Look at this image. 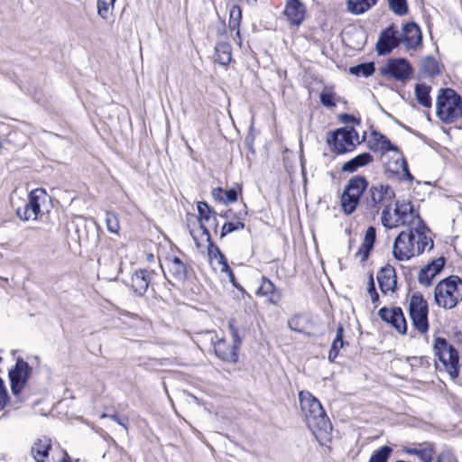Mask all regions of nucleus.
<instances>
[{"label":"nucleus","mask_w":462,"mask_h":462,"mask_svg":"<svg viewBox=\"0 0 462 462\" xmlns=\"http://www.w3.org/2000/svg\"><path fill=\"white\" fill-rule=\"evenodd\" d=\"M301 411L305 421L314 435L322 432L328 433L332 425L319 401L309 392H300L299 394Z\"/></svg>","instance_id":"1"},{"label":"nucleus","mask_w":462,"mask_h":462,"mask_svg":"<svg viewBox=\"0 0 462 462\" xmlns=\"http://www.w3.org/2000/svg\"><path fill=\"white\" fill-rule=\"evenodd\" d=\"M436 114L444 124L462 117V97L453 88H440L436 100Z\"/></svg>","instance_id":"2"},{"label":"nucleus","mask_w":462,"mask_h":462,"mask_svg":"<svg viewBox=\"0 0 462 462\" xmlns=\"http://www.w3.org/2000/svg\"><path fill=\"white\" fill-rule=\"evenodd\" d=\"M433 353L439 362L435 361L436 368L446 371L452 380L459 374V356L457 350L444 337H436L433 343Z\"/></svg>","instance_id":"3"},{"label":"nucleus","mask_w":462,"mask_h":462,"mask_svg":"<svg viewBox=\"0 0 462 462\" xmlns=\"http://www.w3.org/2000/svg\"><path fill=\"white\" fill-rule=\"evenodd\" d=\"M434 299L438 306L451 310L462 300V280L451 275L435 287Z\"/></svg>","instance_id":"4"},{"label":"nucleus","mask_w":462,"mask_h":462,"mask_svg":"<svg viewBox=\"0 0 462 462\" xmlns=\"http://www.w3.org/2000/svg\"><path fill=\"white\" fill-rule=\"evenodd\" d=\"M369 189V182L364 175L351 177L344 187L341 195V208L345 214L351 215L362 203V196Z\"/></svg>","instance_id":"5"},{"label":"nucleus","mask_w":462,"mask_h":462,"mask_svg":"<svg viewBox=\"0 0 462 462\" xmlns=\"http://www.w3.org/2000/svg\"><path fill=\"white\" fill-rule=\"evenodd\" d=\"M395 192L389 184H372L363 197L361 207L371 215L379 212L382 207L392 203Z\"/></svg>","instance_id":"6"},{"label":"nucleus","mask_w":462,"mask_h":462,"mask_svg":"<svg viewBox=\"0 0 462 462\" xmlns=\"http://www.w3.org/2000/svg\"><path fill=\"white\" fill-rule=\"evenodd\" d=\"M327 142L331 150L337 154L352 152L356 148V143H360L357 131L346 127L329 133Z\"/></svg>","instance_id":"7"},{"label":"nucleus","mask_w":462,"mask_h":462,"mask_svg":"<svg viewBox=\"0 0 462 462\" xmlns=\"http://www.w3.org/2000/svg\"><path fill=\"white\" fill-rule=\"evenodd\" d=\"M429 307L420 293L411 295L409 302V315L413 327L421 334L429 330Z\"/></svg>","instance_id":"8"},{"label":"nucleus","mask_w":462,"mask_h":462,"mask_svg":"<svg viewBox=\"0 0 462 462\" xmlns=\"http://www.w3.org/2000/svg\"><path fill=\"white\" fill-rule=\"evenodd\" d=\"M380 73L386 78L404 82L413 73V68L404 58H391L381 67Z\"/></svg>","instance_id":"9"},{"label":"nucleus","mask_w":462,"mask_h":462,"mask_svg":"<svg viewBox=\"0 0 462 462\" xmlns=\"http://www.w3.org/2000/svg\"><path fill=\"white\" fill-rule=\"evenodd\" d=\"M393 254L399 261H407L416 255L415 233L412 226L397 236L393 246Z\"/></svg>","instance_id":"10"},{"label":"nucleus","mask_w":462,"mask_h":462,"mask_svg":"<svg viewBox=\"0 0 462 462\" xmlns=\"http://www.w3.org/2000/svg\"><path fill=\"white\" fill-rule=\"evenodd\" d=\"M47 193L43 189H36L30 192L29 201L23 208L16 209V216L23 221L36 219L41 213L42 202H44Z\"/></svg>","instance_id":"11"},{"label":"nucleus","mask_w":462,"mask_h":462,"mask_svg":"<svg viewBox=\"0 0 462 462\" xmlns=\"http://www.w3.org/2000/svg\"><path fill=\"white\" fill-rule=\"evenodd\" d=\"M32 368L27 362L22 358L16 360L14 367L9 372L11 391L14 396H18L26 384Z\"/></svg>","instance_id":"12"},{"label":"nucleus","mask_w":462,"mask_h":462,"mask_svg":"<svg viewBox=\"0 0 462 462\" xmlns=\"http://www.w3.org/2000/svg\"><path fill=\"white\" fill-rule=\"evenodd\" d=\"M401 44L400 35L396 26L392 23L383 30L376 42V51L379 55L390 54Z\"/></svg>","instance_id":"13"},{"label":"nucleus","mask_w":462,"mask_h":462,"mask_svg":"<svg viewBox=\"0 0 462 462\" xmlns=\"http://www.w3.org/2000/svg\"><path fill=\"white\" fill-rule=\"evenodd\" d=\"M394 215L396 222L402 226H414L422 220L418 211H416L411 202H395Z\"/></svg>","instance_id":"14"},{"label":"nucleus","mask_w":462,"mask_h":462,"mask_svg":"<svg viewBox=\"0 0 462 462\" xmlns=\"http://www.w3.org/2000/svg\"><path fill=\"white\" fill-rule=\"evenodd\" d=\"M380 319L393 326L399 333L405 334L407 323L402 310L400 307L388 309L383 307L378 311Z\"/></svg>","instance_id":"15"},{"label":"nucleus","mask_w":462,"mask_h":462,"mask_svg":"<svg viewBox=\"0 0 462 462\" xmlns=\"http://www.w3.org/2000/svg\"><path fill=\"white\" fill-rule=\"evenodd\" d=\"M400 40L401 43H402L407 50H416L422 42L420 28L414 22L403 24Z\"/></svg>","instance_id":"16"},{"label":"nucleus","mask_w":462,"mask_h":462,"mask_svg":"<svg viewBox=\"0 0 462 462\" xmlns=\"http://www.w3.org/2000/svg\"><path fill=\"white\" fill-rule=\"evenodd\" d=\"M376 279L382 293L387 294L389 291L394 292L396 291L397 276L395 269L392 265L383 266L378 271Z\"/></svg>","instance_id":"17"},{"label":"nucleus","mask_w":462,"mask_h":462,"mask_svg":"<svg viewBox=\"0 0 462 462\" xmlns=\"http://www.w3.org/2000/svg\"><path fill=\"white\" fill-rule=\"evenodd\" d=\"M446 263V259L440 256L433 259L422 267L418 275V281L420 284L430 286L432 283L434 277L441 272Z\"/></svg>","instance_id":"18"},{"label":"nucleus","mask_w":462,"mask_h":462,"mask_svg":"<svg viewBox=\"0 0 462 462\" xmlns=\"http://www.w3.org/2000/svg\"><path fill=\"white\" fill-rule=\"evenodd\" d=\"M216 356L227 363L236 364L238 361V350L235 345H229L225 338H219L213 343Z\"/></svg>","instance_id":"19"},{"label":"nucleus","mask_w":462,"mask_h":462,"mask_svg":"<svg viewBox=\"0 0 462 462\" xmlns=\"http://www.w3.org/2000/svg\"><path fill=\"white\" fill-rule=\"evenodd\" d=\"M154 273L146 269H139L131 277V287L138 296H143L151 283Z\"/></svg>","instance_id":"20"},{"label":"nucleus","mask_w":462,"mask_h":462,"mask_svg":"<svg viewBox=\"0 0 462 462\" xmlns=\"http://www.w3.org/2000/svg\"><path fill=\"white\" fill-rule=\"evenodd\" d=\"M164 265L172 280L184 282L187 279V266L178 256L166 257L161 267L163 269Z\"/></svg>","instance_id":"21"},{"label":"nucleus","mask_w":462,"mask_h":462,"mask_svg":"<svg viewBox=\"0 0 462 462\" xmlns=\"http://www.w3.org/2000/svg\"><path fill=\"white\" fill-rule=\"evenodd\" d=\"M255 293L257 296L267 297L268 302L273 305H277L282 297V291L277 289L273 282L265 276L262 277Z\"/></svg>","instance_id":"22"},{"label":"nucleus","mask_w":462,"mask_h":462,"mask_svg":"<svg viewBox=\"0 0 462 462\" xmlns=\"http://www.w3.org/2000/svg\"><path fill=\"white\" fill-rule=\"evenodd\" d=\"M412 229L413 233H415L416 255L421 254L427 247H429V250L433 248V240L426 236V231L429 229L423 220H419V224L412 226Z\"/></svg>","instance_id":"23"},{"label":"nucleus","mask_w":462,"mask_h":462,"mask_svg":"<svg viewBox=\"0 0 462 462\" xmlns=\"http://www.w3.org/2000/svg\"><path fill=\"white\" fill-rule=\"evenodd\" d=\"M284 14L291 25H300L306 14V7L300 0H288Z\"/></svg>","instance_id":"24"},{"label":"nucleus","mask_w":462,"mask_h":462,"mask_svg":"<svg viewBox=\"0 0 462 462\" xmlns=\"http://www.w3.org/2000/svg\"><path fill=\"white\" fill-rule=\"evenodd\" d=\"M51 448V440L43 437L34 441L31 453L36 462H50L49 452Z\"/></svg>","instance_id":"25"},{"label":"nucleus","mask_w":462,"mask_h":462,"mask_svg":"<svg viewBox=\"0 0 462 462\" xmlns=\"http://www.w3.org/2000/svg\"><path fill=\"white\" fill-rule=\"evenodd\" d=\"M197 209L199 213V227L202 230V234L204 235V229H208V227L206 226V222L210 221L214 222V229L217 231V221L214 209L205 201H199L197 204Z\"/></svg>","instance_id":"26"},{"label":"nucleus","mask_w":462,"mask_h":462,"mask_svg":"<svg viewBox=\"0 0 462 462\" xmlns=\"http://www.w3.org/2000/svg\"><path fill=\"white\" fill-rule=\"evenodd\" d=\"M374 158L369 152H363L345 162L341 168L344 172H355L359 168L368 165Z\"/></svg>","instance_id":"27"},{"label":"nucleus","mask_w":462,"mask_h":462,"mask_svg":"<svg viewBox=\"0 0 462 462\" xmlns=\"http://www.w3.org/2000/svg\"><path fill=\"white\" fill-rule=\"evenodd\" d=\"M424 448H409L405 447L403 451L410 455H416L422 462H432L435 452V445L433 443H424Z\"/></svg>","instance_id":"28"},{"label":"nucleus","mask_w":462,"mask_h":462,"mask_svg":"<svg viewBox=\"0 0 462 462\" xmlns=\"http://www.w3.org/2000/svg\"><path fill=\"white\" fill-rule=\"evenodd\" d=\"M231 45L226 42H219L215 46V61L226 66L232 60Z\"/></svg>","instance_id":"29"},{"label":"nucleus","mask_w":462,"mask_h":462,"mask_svg":"<svg viewBox=\"0 0 462 462\" xmlns=\"http://www.w3.org/2000/svg\"><path fill=\"white\" fill-rule=\"evenodd\" d=\"M420 71L426 77H435L440 74L439 63L431 56H427L420 60Z\"/></svg>","instance_id":"30"},{"label":"nucleus","mask_w":462,"mask_h":462,"mask_svg":"<svg viewBox=\"0 0 462 462\" xmlns=\"http://www.w3.org/2000/svg\"><path fill=\"white\" fill-rule=\"evenodd\" d=\"M371 135L373 136V139L375 142V145L377 146L375 148L372 147L373 150L379 149L383 152H399L398 147L396 145L393 144L391 143L390 139L386 135H384L379 132H376V131H372Z\"/></svg>","instance_id":"31"},{"label":"nucleus","mask_w":462,"mask_h":462,"mask_svg":"<svg viewBox=\"0 0 462 462\" xmlns=\"http://www.w3.org/2000/svg\"><path fill=\"white\" fill-rule=\"evenodd\" d=\"M378 0H346V9L353 14H361L376 5Z\"/></svg>","instance_id":"32"},{"label":"nucleus","mask_w":462,"mask_h":462,"mask_svg":"<svg viewBox=\"0 0 462 462\" xmlns=\"http://www.w3.org/2000/svg\"><path fill=\"white\" fill-rule=\"evenodd\" d=\"M430 90L431 87L426 85L425 83L416 84L414 91L416 99L422 106L430 108L431 106V97H430Z\"/></svg>","instance_id":"33"},{"label":"nucleus","mask_w":462,"mask_h":462,"mask_svg":"<svg viewBox=\"0 0 462 462\" xmlns=\"http://www.w3.org/2000/svg\"><path fill=\"white\" fill-rule=\"evenodd\" d=\"M241 20H242V10L238 5H235L232 6V8L230 9V12H229L228 26L231 31H236V34L238 37V39H241L240 38V30H239Z\"/></svg>","instance_id":"34"},{"label":"nucleus","mask_w":462,"mask_h":462,"mask_svg":"<svg viewBox=\"0 0 462 462\" xmlns=\"http://www.w3.org/2000/svg\"><path fill=\"white\" fill-rule=\"evenodd\" d=\"M384 169L386 172L393 173H399V171L402 170L403 171V176L405 179L409 180H413V176L409 171L407 162L403 157L401 158V162H399V159L395 161L394 168H392L391 164L389 163L384 166Z\"/></svg>","instance_id":"35"},{"label":"nucleus","mask_w":462,"mask_h":462,"mask_svg":"<svg viewBox=\"0 0 462 462\" xmlns=\"http://www.w3.org/2000/svg\"><path fill=\"white\" fill-rule=\"evenodd\" d=\"M228 328L233 339V345L240 348L243 338L245 336V329L244 328H238L235 325V319H232L228 321Z\"/></svg>","instance_id":"36"},{"label":"nucleus","mask_w":462,"mask_h":462,"mask_svg":"<svg viewBox=\"0 0 462 462\" xmlns=\"http://www.w3.org/2000/svg\"><path fill=\"white\" fill-rule=\"evenodd\" d=\"M349 72L352 75H356L357 77H369L374 72V62H365L361 63L356 66H353L349 68Z\"/></svg>","instance_id":"37"},{"label":"nucleus","mask_w":462,"mask_h":462,"mask_svg":"<svg viewBox=\"0 0 462 462\" xmlns=\"http://www.w3.org/2000/svg\"><path fill=\"white\" fill-rule=\"evenodd\" d=\"M307 318L302 314H295L288 320L290 329L302 333L306 328Z\"/></svg>","instance_id":"38"},{"label":"nucleus","mask_w":462,"mask_h":462,"mask_svg":"<svg viewBox=\"0 0 462 462\" xmlns=\"http://www.w3.org/2000/svg\"><path fill=\"white\" fill-rule=\"evenodd\" d=\"M391 204L392 203H389L383 206L381 216V223L387 229H392L399 226V223L396 222V218L393 220L391 214Z\"/></svg>","instance_id":"39"},{"label":"nucleus","mask_w":462,"mask_h":462,"mask_svg":"<svg viewBox=\"0 0 462 462\" xmlns=\"http://www.w3.org/2000/svg\"><path fill=\"white\" fill-rule=\"evenodd\" d=\"M393 448L389 446H383L371 456L368 462H387Z\"/></svg>","instance_id":"40"},{"label":"nucleus","mask_w":462,"mask_h":462,"mask_svg":"<svg viewBox=\"0 0 462 462\" xmlns=\"http://www.w3.org/2000/svg\"><path fill=\"white\" fill-rule=\"evenodd\" d=\"M204 236H206L208 242V254L209 257V261L211 265H214V259L217 258L218 254L222 252L211 240V236L208 229H204Z\"/></svg>","instance_id":"41"},{"label":"nucleus","mask_w":462,"mask_h":462,"mask_svg":"<svg viewBox=\"0 0 462 462\" xmlns=\"http://www.w3.org/2000/svg\"><path fill=\"white\" fill-rule=\"evenodd\" d=\"M116 1V0H111L110 3H107L106 0H97V7L98 15L103 19H106L110 10L114 8Z\"/></svg>","instance_id":"42"},{"label":"nucleus","mask_w":462,"mask_h":462,"mask_svg":"<svg viewBox=\"0 0 462 462\" xmlns=\"http://www.w3.org/2000/svg\"><path fill=\"white\" fill-rule=\"evenodd\" d=\"M217 263L220 267L221 273H226L228 278L234 280V273L229 267L226 256L220 253L217 258L214 259V264Z\"/></svg>","instance_id":"43"},{"label":"nucleus","mask_w":462,"mask_h":462,"mask_svg":"<svg viewBox=\"0 0 462 462\" xmlns=\"http://www.w3.org/2000/svg\"><path fill=\"white\" fill-rule=\"evenodd\" d=\"M389 6L398 15H403L408 12L406 0H389Z\"/></svg>","instance_id":"44"},{"label":"nucleus","mask_w":462,"mask_h":462,"mask_svg":"<svg viewBox=\"0 0 462 462\" xmlns=\"http://www.w3.org/2000/svg\"><path fill=\"white\" fill-rule=\"evenodd\" d=\"M106 223L107 230L109 232L114 233V234L118 233L119 229H120L119 221L114 213H111V212L106 213Z\"/></svg>","instance_id":"45"},{"label":"nucleus","mask_w":462,"mask_h":462,"mask_svg":"<svg viewBox=\"0 0 462 462\" xmlns=\"http://www.w3.org/2000/svg\"><path fill=\"white\" fill-rule=\"evenodd\" d=\"M244 227H245V224L241 221H237L236 223H234V222L225 223L221 228L220 237H224L232 232L243 229Z\"/></svg>","instance_id":"46"},{"label":"nucleus","mask_w":462,"mask_h":462,"mask_svg":"<svg viewBox=\"0 0 462 462\" xmlns=\"http://www.w3.org/2000/svg\"><path fill=\"white\" fill-rule=\"evenodd\" d=\"M376 238V230L374 226H369L365 235V238L363 241V245H369L371 247H374V242Z\"/></svg>","instance_id":"47"},{"label":"nucleus","mask_w":462,"mask_h":462,"mask_svg":"<svg viewBox=\"0 0 462 462\" xmlns=\"http://www.w3.org/2000/svg\"><path fill=\"white\" fill-rule=\"evenodd\" d=\"M320 103L326 107H334L336 103L334 101V95L329 92H322L319 96Z\"/></svg>","instance_id":"48"},{"label":"nucleus","mask_w":462,"mask_h":462,"mask_svg":"<svg viewBox=\"0 0 462 462\" xmlns=\"http://www.w3.org/2000/svg\"><path fill=\"white\" fill-rule=\"evenodd\" d=\"M373 250V247L365 245H361L360 248L356 254V257H360L361 262H365L370 254V252Z\"/></svg>","instance_id":"49"},{"label":"nucleus","mask_w":462,"mask_h":462,"mask_svg":"<svg viewBox=\"0 0 462 462\" xmlns=\"http://www.w3.org/2000/svg\"><path fill=\"white\" fill-rule=\"evenodd\" d=\"M238 192L236 189H230L225 191V199L223 202L225 204L232 203L237 200Z\"/></svg>","instance_id":"50"},{"label":"nucleus","mask_w":462,"mask_h":462,"mask_svg":"<svg viewBox=\"0 0 462 462\" xmlns=\"http://www.w3.org/2000/svg\"><path fill=\"white\" fill-rule=\"evenodd\" d=\"M101 418H109L112 420L116 421V423H118L120 426H122L125 430H127V425H126V423L128 421L127 419L122 420L121 418L118 417L117 414H106V413H103L101 415Z\"/></svg>","instance_id":"51"},{"label":"nucleus","mask_w":462,"mask_h":462,"mask_svg":"<svg viewBox=\"0 0 462 462\" xmlns=\"http://www.w3.org/2000/svg\"><path fill=\"white\" fill-rule=\"evenodd\" d=\"M340 121L344 124L356 123L360 124L359 120H357L354 116L348 114H343L340 116Z\"/></svg>","instance_id":"52"},{"label":"nucleus","mask_w":462,"mask_h":462,"mask_svg":"<svg viewBox=\"0 0 462 462\" xmlns=\"http://www.w3.org/2000/svg\"><path fill=\"white\" fill-rule=\"evenodd\" d=\"M8 401V394L6 389H0V410H3Z\"/></svg>","instance_id":"53"},{"label":"nucleus","mask_w":462,"mask_h":462,"mask_svg":"<svg viewBox=\"0 0 462 462\" xmlns=\"http://www.w3.org/2000/svg\"><path fill=\"white\" fill-rule=\"evenodd\" d=\"M376 289H375V284H374V277H373V274L371 273L369 275V280H368V286H367V293L368 294H373V293H376Z\"/></svg>","instance_id":"54"},{"label":"nucleus","mask_w":462,"mask_h":462,"mask_svg":"<svg viewBox=\"0 0 462 462\" xmlns=\"http://www.w3.org/2000/svg\"><path fill=\"white\" fill-rule=\"evenodd\" d=\"M229 281L230 282L233 284V286L235 288H236L237 290H239L243 296H247L248 298H250V295L245 291V290L236 282V276L234 275V280H232L231 278H229Z\"/></svg>","instance_id":"55"},{"label":"nucleus","mask_w":462,"mask_h":462,"mask_svg":"<svg viewBox=\"0 0 462 462\" xmlns=\"http://www.w3.org/2000/svg\"><path fill=\"white\" fill-rule=\"evenodd\" d=\"M343 346H344L343 339L334 338L330 348L339 351V349L342 348Z\"/></svg>","instance_id":"56"},{"label":"nucleus","mask_w":462,"mask_h":462,"mask_svg":"<svg viewBox=\"0 0 462 462\" xmlns=\"http://www.w3.org/2000/svg\"><path fill=\"white\" fill-rule=\"evenodd\" d=\"M222 193H224V190L221 188H217L213 189L212 196L215 199H219L223 201L225 198L221 197Z\"/></svg>","instance_id":"57"},{"label":"nucleus","mask_w":462,"mask_h":462,"mask_svg":"<svg viewBox=\"0 0 462 462\" xmlns=\"http://www.w3.org/2000/svg\"><path fill=\"white\" fill-rule=\"evenodd\" d=\"M369 296L371 298V301L374 304V308H377L380 304L379 294L376 292V293L369 294Z\"/></svg>","instance_id":"58"},{"label":"nucleus","mask_w":462,"mask_h":462,"mask_svg":"<svg viewBox=\"0 0 462 462\" xmlns=\"http://www.w3.org/2000/svg\"><path fill=\"white\" fill-rule=\"evenodd\" d=\"M343 334H344V328H343L342 324H338L335 338L343 339Z\"/></svg>","instance_id":"59"},{"label":"nucleus","mask_w":462,"mask_h":462,"mask_svg":"<svg viewBox=\"0 0 462 462\" xmlns=\"http://www.w3.org/2000/svg\"><path fill=\"white\" fill-rule=\"evenodd\" d=\"M338 350L330 348L328 353V359L330 362H333L337 358V356H338Z\"/></svg>","instance_id":"60"},{"label":"nucleus","mask_w":462,"mask_h":462,"mask_svg":"<svg viewBox=\"0 0 462 462\" xmlns=\"http://www.w3.org/2000/svg\"><path fill=\"white\" fill-rule=\"evenodd\" d=\"M414 360L420 361V365H425L427 366L430 365L429 358L427 356L414 357Z\"/></svg>","instance_id":"61"},{"label":"nucleus","mask_w":462,"mask_h":462,"mask_svg":"<svg viewBox=\"0 0 462 462\" xmlns=\"http://www.w3.org/2000/svg\"><path fill=\"white\" fill-rule=\"evenodd\" d=\"M245 1L250 5H254L257 2V0H245Z\"/></svg>","instance_id":"62"},{"label":"nucleus","mask_w":462,"mask_h":462,"mask_svg":"<svg viewBox=\"0 0 462 462\" xmlns=\"http://www.w3.org/2000/svg\"><path fill=\"white\" fill-rule=\"evenodd\" d=\"M4 388H5V383H4L3 379L0 377V389H4Z\"/></svg>","instance_id":"63"},{"label":"nucleus","mask_w":462,"mask_h":462,"mask_svg":"<svg viewBox=\"0 0 462 462\" xmlns=\"http://www.w3.org/2000/svg\"><path fill=\"white\" fill-rule=\"evenodd\" d=\"M206 224H208V226H209L210 227H213V228H214V222H213V221L206 222Z\"/></svg>","instance_id":"64"}]
</instances>
